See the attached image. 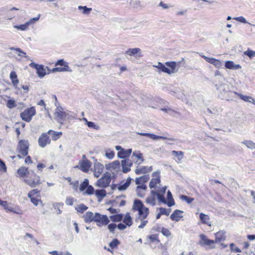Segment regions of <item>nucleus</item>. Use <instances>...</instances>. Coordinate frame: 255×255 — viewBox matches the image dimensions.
<instances>
[{
	"label": "nucleus",
	"instance_id": "obj_14",
	"mask_svg": "<svg viewBox=\"0 0 255 255\" xmlns=\"http://www.w3.org/2000/svg\"><path fill=\"white\" fill-rule=\"evenodd\" d=\"M159 174V171H156L152 173V176L155 177V178L151 179L149 184L150 188H155L156 185L160 182V176Z\"/></svg>",
	"mask_w": 255,
	"mask_h": 255
},
{
	"label": "nucleus",
	"instance_id": "obj_9",
	"mask_svg": "<svg viewBox=\"0 0 255 255\" xmlns=\"http://www.w3.org/2000/svg\"><path fill=\"white\" fill-rule=\"evenodd\" d=\"M29 65L30 67L36 69V73L39 78H42L46 75V70L43 65H39L34 62H31Z\"/></svg>",
	"mask_w": 255,
	"mask_h": 255
},
{
	"label": "nucleus",
	"instance_id": "obj_30",
	"mask_svg": "<svg viewBox=\"0 0 255 255\" xmlns=\"http://www.w3.org/2000/svg\"><path fill=\"white\" fill-rule=\"evenodd\" d=\"M9 78L11 80V82L13 86L15 88H17L19 81L17 79V76L16 72L14 71H11L10 73Z\"/></svg>",
	"mask_w": 255,
	"mask_h": 255
},
{
	"label": "nucleus",
	"instance_id": "obj_3",
	"mask_svg": "<svg viewBox=\"0 0 255 255\" xmlns=\"http://www.w3.org/2000/svg\"><path fill=\"white\" fill-rule=\"evenodd\" d=\"M27 178L24 179V182L30 186L34 188L41 183L39 175H37L33 170H30Z\"/></svg>",
	"mask_w": 255,
	"mask_h": 255
},
{
	"label": "nucleus",
	"instance_id": "obj_31",
	"mask_svg": "<svg viewBox=\"0 0 255 255\" xmlns=\"http://www.w3.org/2000/svg\"><path fill=\"white\" fill-rule=\"evenodd\" d=\"M123 223L128 227H130L132 224V220L130 214L129 213H127L124 218H123Z\"/></svg>",
	"mask_w": 255,
	"mask_h": 255
},
{
	"label": "nucleus",
	"instance_id": "obj_27",
	"mask_svg": "<svg viewBox=\"0 0 255 255\" xmlns=\"http://www.w3.org/2000/svg\"><path fill=\"white\" fill-rule=\"evenodd\" d=\"M225 232L223 231H220L215 234V243L220 242L226 239Z\"/></svg>",
	"mask_w": 255,
	"mask_h": 255
},
{
	"label": "nucleus",
	"instance_id": "obj_23",
	"mask_svg": "<svg viewBox=\"0 0 255 255\" xmlns=\"http://www.w3.org/2000/svg\"><path fill=\"white\" fill-rule=\"evenodd\" d=\"M137 211L139 218L142 219L146 218L149 213V209L145 206Z\"/></svg>",
	"mask_w": 255,
	"mask_h": 255
},
{
	"label": "nucleus",
	"instance_id": "obj_44",
	"mask_svg": "<svg viewBox=\"0 0 255 255\" xmlns=\"http://www.w3.org/2000/svg\"><path fill=\"white\" fill-rule=\"evenodd\" d=\"M172 153L173 155L177 157L179 161L181 160L183 158V152L181 151L173 150Z\"/></svg>",
	"mask_w": 255,
	"mask_h": 255
},
{
	"label": "nucleus",
	"instance_id": "obj_2",
	"mask_svg": "<svg viewBox=\"0 0 255 255\" xmlns=\"http://www.w3.org/2000/svg\"><path fill=\"white\" fill-rule=\"evenodd\" d=\"M217 90L219 92V97L221 99H227L229 95L233 97L234 95L237 94L236 92H232L230 90V88L228 84H222L219 85H216Z\"/></svg>",
	"mask_w": 255,
	"mask_h": 255
},
{
	"label": "nucleus",
	"instance_id": "obj_35",
	"mask_svg": "<svg viewBox=\"0 0 255 255\" xmlns=\"http://www.w3.org/2000/svg\"><path fill=\"white\" fill-rule=\"evenodd\" d=\"M242 143L246 145L249 148L254 149H255V143L250 140H245L242 142Z\"/></svg>",
	"mask_w": 255,
	"mask_h": 255
},
{
	"label": "nucleus",
	"instance_id": "obj_59",
	"mask_svg": "<svg viewBox=\"0 0 255 255\" xmlns=\"http://www.w3.org/2000/svg\"><path fill=\"white\" fill-rule=\"evenodd\" d=\"M6 166L4 162L0 158V171L6 172Z\"/></svg>",
	"mask_w": 255,
	"mask_h": 255
},
{
	"label": "nucleus",
	"instance_id": "obj_40",
	"mask_svg": "<svg viewBox=\"0 0 255 255\" xmlns=\"http://www.w3.org/2000/svg\"><path fill=\"white\" fill-rule=\"evenodd\" d=\"M135 173L137 175L147 173L148 171L147 170V166H143L140 168L136 169L135 170Z\"/></svg>",
	"mask_w": 255,
	"mask_h": 255
},
{
	"label": "nucleus",
	"instance_id": "obj_24",
	"mask_svg": "<svg viewBox=\"0 0 255 255\" xmlns=\"http://www.w3.org/2000/svg\"><path fill=\"white\" fill-rule=\"evenodd\" d=\"M199 218L203 224H206L209 226H211L212 223L211 222L209 221L210 217L208 215L203 213H201L199 214Z\"/></svg>",
	"mask_w": 255,
	"mask_h": 255
},
{
	"label": "nucleus",
	"instance_id": "obj_32",
	"mask_svg": "<svg viewBox=\"0 0 255 255\" xmlns=\"http://www.w3.org/2000/svg\"><path fill=\"white\" fill-rule=\"evenodd\" d=\"M109 218L113 222H121L123 220V214L122 213L116 214L110 216L109 217Z\"/></svg>",
	"mask_w": 255,
	"mask_h": 255
},
{
	"label": "nucleus",
	"instance_id": "obj_47",
	"mask_svg": "<svg viewBox=\"0 0 255 255\" xmlns=\"http://www.w3.org/2000/svg\"><path fill=\"white\" fill-rule=\"evenodd\" d=\"M160 203H162L163 204H166L169 207H171L174 206L175 204L174 199H168L166 200L165 199L164 201H162Z\"/></svg>",
	"mask_w": 255,
	"mask_h": 255
},
{
	"label": "nucleus",
	"instance_id": "obj_37",
	"mask_svg": "<svg viewBox=\"0 0 255 255\" xmlns=\"http://www.w3.org/2000/svg\"><path fill=\"white\" fill-rule=\"evenodd\" d=\"M120 244V241L117 239L115 238L113 239L110 243H109V247L112 249H116L118 247V245Z\"/></svg>",
	"mask_w": 255,
	"mask_h": 255
},
{
	"label": "nucleus",
	"instance_id": "obj_45",
	"mask_svg": "<svg viewBox=\"0 0 255 255\" xmlns=\"http://www.w3.org/2000/svg\"><path fill=\"white\" fill-rule=\"evenodd\" d=\"M10 49L11 50H14L18 52V56L20 57H24L25 58H27V56L26 55V53L22 51L20 48H14V47H10Z\"/></svg>",
	"mask_w": 255,
	"mask_h": 255
},
{
	"label": "nucleus",
	"instance_id": "obj_46",
	"mask_svg": "<svg viewBox=\"0 0 255 255\" xmlns=\"http://www.w3.org/2000/svg\"><path fill=\"white\" fill-rule=\"evenodd\" d=\"M95 193V189L94 187L91 185H89L88 187L85 190V192L84 193V194H87L88 195H93Z\"/></svg>",
	"mask_w": 255,
	"mask_h": 255
},
{
	"label": "nucleus",
	"instance_id": "obj_34",
	"mask_svg": "<svg viewBox=\"0 0 255 255\" xmlns=\"http://www.w3.org/2000/svg\"><path fill=\"white\" fill-rule=\"evenodd\" d=\"M89 185V181L88 179H85L84 181L80 184L79 190L80 191H85Z\"/></svg>",
	"mask_w": 255,
	"mask_h": 255
},
{
	"label": "nucleus",
	"instance_id": "obj_4",
	"mask_svg": "<svg viewBox=\"0 0 255 255\" xmlns=\"http://www.w3.org/2000/svg\"><path fill=\"white\" fill-rule=\"evenodd\" d=\"M55 65L56 66H63V67H55L53 68L52 69H49L50 71L51 72H72V70L70 69L69 66L68 65V63L64 60V59H61L58 60L56 63Z\"/></svg>",
	"mask_w": 255,
	"mask_h": 255
},
{
	"label": "nucleus",
	"instance_id": "obj_56",
	"mask_svg": "<svg viewBox=\"0 0 255 255\" xmlns=\"http://www.w3.org/2000/svg\"><path fill=\"white\" fill-rule=\"evenodd\" d=\"M132 156L136 157L138 159L141 160V162H143L144 161V158H143L142 154L140 152H133L132 153Z\"/></svg>",
	"mask_w": 255,
	"mask_h": 255
},
{
	"label": "nucleus",
	"instance_id": "obj_28",
	"mask_svg": "<svg viewBox=\"0 0 255 255\" xmlns=\"http://www.w3.org/2000/svg\"><path fill=\"white\" fill-rule=\"evenodd\" d=\"M96 196L98 198V201L101 202V200L106 197L107 195L106 191L105 189H98L95 191Z\"/></svg>",
	"mask_w": 255,
	"mask_h": 255
},
{
	"label": "nucleus",
	"instance_id": "obj_12",
	"mask_svg": "<svg viewBox=\"0 0 255 255\" xmlns=\"http://www.w3.org/2000/svg\"><path fill=\"white\" fill-rule=\"evenodd\" d=\"M201 241L199 242V244L201 246H210L211 249H214L215 246L214 244L215 242L214 240L209 239L204 234H201L200 235Z\"/></svg>",
	"mask_w": 255,
	"mask_h": 255
},
{
	"label": "nucleus",
	"instance_id": "obj_25",
	"mask_svg": "<svg viewBox=\"0 0 255 255\" xmlns=\"http://www.w3.org/2000/svg\"><path fill=\"white\" fill-rule=\"evenodd\" d=\"M144 207L142 202L139 200L136 199L134 200L132 209L134 211H138Z\"/></svg>",
	"mask_w": 255,
	"mask_h": 255
},
{
	"label": "nucleus",
	"instance_id": "obj_43",
	"mask_svg": "<svg viewBox=\"0 0 255 255\" xmlns=\"http://www.w3.org/2000/svg\"><path fill=\"white\" fill-rule=\"evenodd\" d=\"M16 106L15 101L14 99H9L6 102V107L9 109H13Z\"/></svg>",
	"mask_w": 255,
	"mask_h": 255
},
{
	"label": "nucleus",
	"instance_id": "obj_60",
	"mask_svg": "<svg viewBox=\"0 0 255 255\" xmlns=\"http://www.w3.org/2000/svg\"><path fill=\"white\" fill-rule=\"evenodd\" d=\"M29 198L30 199L31 202L35 206H37L39 202H42L41 199H37L34 197H31V198Z\"/></svg>",
	"mask_w": 255,
	"mask_h": 255
},
{
	"label": "nucleus",
	"instance_id": "obj_7",
	"mask_svg": "<svg viewBox=\"0 0 255 255\" xmlns=\"http://www.w3.org/2000/svg\"><path fill=\"white\" fill-rule=\"evenodd\" d=\"M29 146V143L27 140L20 139L18 141L17 150L23 156H25L28 153Z\"/></svg>",
	"mask_w": 255,
	"mask_h": 255
},
{
	"label": "nucleus",
	"instance_id": "obj_5",
	"mask_svg": "<svg viewBox=\"0 0 255 255\" xmlns=\"http://www.w3.org/2000/svg\"><path fill=\"white\" fill-rule=\"evenodd\" d=\"M111 181V174L109 172H106L103 176L100 178L96 183V185L98 187L104 188L109 186Z\"/></svg>",
	"mask_w": 255,
	"mask_h": 255
},
{
	"label": "nucleus",
	"instance_id": "obj_57",
	"mask_svg": "<svg viewBox=\"0 0 255 255\" xmlns=\"http://www.w3.org/2000/svg\"><path fill=\"white\" fill-rule=\"evenodd\" d=\"M63 203H55L53 204V207L57 210V214H60L62 213V211L60 209V206H63Z\"/></svg>",
	"mask_w": 255,
	"mask_h": 255
},
{
	"label": "nucleus",
	"instance_id": "obj_22",
	"mask_svg": "<svg viewBox=\"0 0 255 255\" xmlns=\"http://www.w3.org/2000/svg\"><path fill=\"white\" fill-rule=\"evenodd\" d=\"M30 171L28 170V168L24 166L19 168L17 170V173L21 178H24L26 176H28L30 174Z\"/></svg>",
	"mask_w": 255,
	"mask_h": 255
},
{
	"label": "nucleus",
	"instance_id": "obj_1",
	"mask_svg": "<svg viewBox=\"0 0 255 255\" xmlns=\"http://www.w3.org/2000/svg\"><path fill=\"white\" fill-rule=\"evenodd\" d=\"M181 61L176 62L175 61H167L164 64L158 62L157 65H154L161 72H162L168 74H171L177 72L179 69V65Z\"/></svg>",
	"mask_w": 255,
	"mask_h": 255
},
{
	"label": "nucleus",
	"instance_id": "obj_18",
	"mask_svg": "<svg viewBox=\"0 0 255 255\" xmlns=\"http://www.w3.org/2000/svg\"><path fill=\"white\" fill-rule=\"evenodd\" d=\"M132 149L131 148L128 149H122L118 152V157L121 159H126V158L130 155Z\"/></svg>",
	"mask_w": 255,
	"mask_h": 255
},
{
	"label": "nucleus",
	"instance_id": "obj_53",
	"mask_svg": "<svg viewBox=\"0 0 255 255\" xmlns=\"http://www.w3.org/2000/svg\"><path fill=\"white\" fill-rule=\"evenodd\" d=\"M236 95H238V96H239L240 98H241V99H242V100H243L245 102H250V100L251 99H252V97L251 96H245L241 94H238V93H237V94H236Z\"/></svg>",
	"mask_w": 255,
	"mask_h": 255
},
{
	"label": "nucleus",
	"instance_id": "obj_63",
	"mask_svg": "<svg viewBox=\"0 0 255 255\" xmlns=\"http://www.w3.org/2000/svg\"><path fill=\"white\" fill-rule=\"evenodd\" d=\"M40 18V15H38V16L31 18L27 22H28L29 26L31 24L35 23L37 21H38Z\"/></svg>",
	"mask_w": 255,
	"mask_h": 255
},
{
	"label": "nucleus",
	"instance_id": "obj_50",
	"mask_svg": "<svg viewBox=\"0 0 255 255\" xmlns=\"http://www.w3.org/2000/svg\"><path fill=\"white\" fill-rule=\"evenodd\" d=\"M40 192V190H38L37 189H34L29 191L28 193V197L31 198V197H34V196L36 194H38Z\"/></svg>",
	"mask_w": 255,
	"mask_h": 255
},
{
	"label": "nucleus",
	"instance_id": "obj_10",
	"mask_svg": "<svg viewBox=\"0 0 255 255\" xmlns=\"http://www.w3.org/2000/svg\"><path fill=\"white\" fill-rule=\"evenodd\" d=\"M167 189L166 186L162 187L158 191L151 190L150 194L152 196H156L158 202H161L165 199L164 195Z\"/></svg>",
	"mask_w": 255,
	"mask_h": 255
},
{
	"label": "nucleus",
	"instance_id": "obj_29",
	"mask_svg": "<svg viewBox=\"0 0 255 255\" xmlns=\"http://www.w3.org/2000/svg\"><path fill=\"white\" fill-rule=\"evenodd\" d=\"M47 133L51 136L52 140L54 141L57 140L62 135V132L55 131L52 129L49 130Z\"/></svg>",
	"mask_w": 255,
	"mask_h": 255
},
{
	"label": "nucleus",
	"instance_id": "obj_13",
	"mask_svg": "<svg viewBox=\"0 0 255 255\" xmlns=\"http://www.w3.org/2000/svg\"><path fill=\"white\" fill-rule=\"evenodd\" d=\"M80 169L85 173H87L92 165L91 162L88 159L82 160L79 161Z\"/></svg>",
	"mask_w": 255,
	"mask_h": 255
},
{
	"label": "nucleus",
	"instance_id": "obj_61",
	"mask_svg": "<svg viewBox=\"0 0 255 255\" xmlns=\"http://www.w3.org/2000/svg\"><path fill=\"white\" fill-rule=\"evenodd\" d=\"M105 155L107 158L109 159H112L114 157L115 152L113 150L110 151L109 152H106Z\"/></svg>",
	"mask_w": 255,
	"mask_h": 255
},
{
	"label": "nucleus",
	"instance_id": "obj_16",
	"mask_svg": "<svg viewBox=\"0 0 255 255\" xmlns=\"http://www.w3.org/2000/svg\"><path fill=\"white\" fill-rule=\"evenodd\" d=\"M125 53L127 55L133 56L135 57H141L142 56L141 49L139 48H128Z\"/></svg>",
	"mask_w": 255,
	"mask_h": 255
},
{
	"label": "nucleus",
	"instance_id": "obj_39",
	"mask_svg": "<svg viewBox=\"0 0 255 255\" xmlns=\"http://www.w3.org/2000/svg\"><path fill=\"white\" fill-rule=\"evenodd\" d=\"M88 209V207L84 204H79L77 207H75V210L80 213H83L84 211Z\"/></svg>",
	"mask_w": 255,
	"mask_h": 255
},
{
	"label": "nucleus",
	"instance_id": "obj_38",
	"mask_svg": "<svg viewBox=\"0 0 255 255\" xmlns=\"http://www.w3.org/2000/svg\"><path fill=\"white\" fill-rule=\"evenodd\" d=\"M13 27L17 30L24 31L29 27L28 22H26L22 24L15 25Z\"/></svg>",
	"mask_w": 255,
	"mask_h": 255
},
{
	"label": "nucleus",
	"instance_id": "obj_52",
	"mask_svg": "<svg viewBox=\"0 0 255 255\" xmlns=\"http://www.w3.org/2000/svg\"><path fill=\"white\" fill-rule=\"evenodd\" d=\"M154 197L155 196H153L152 197H147L146 199V202L152 206H154L155 205V198Z\"/></svg>",
	"mask_w": 255,
	"mask_h": 255
},
{
	"label": "nucleus",
	"instance_id": "obj_48",
	"mask_svg": "<svg viewBox=\"0 0 255 255\" xmlns=\"http://www.w3.org/2000/svg\"><path fill=\"white\" fill-rule=\"evenodd\" d=\"M244 54L252 59L255 56V51L248 49L247 51L244 52Z\"/></svg>",
	"mask_w": 255,
	"mask_h": 255
},
{
	"label": "nucleus",
	"instance_id": "obj_36",
	"mask_svg": "<svg viewBox=\"0 0 255 255\" xmlns=\"http://www.w3.org/2000/svg\"><path fill=\"white\" fill-rule=\"evenodd\" d=\"M78 8L79 10H82V13L84 14H89L92 10V8L88 7L86 6L79 5Z\"/></svg>",
	"mask_w": 255,
	"mask_h": 255
},
{
	"label": "nucleus",
	"instance_id": "obj_8",
	"mask_svg": "<svg viewBox=\"0 0 255 255\" xmlns=\"http://www.w3.org/2000/svg\"><path fill=\"white\" fill-rule=\"evenodd\" d=\"M97 225L101 227L103 226H107L110 223V220L106 215H101L99 213H95V220Z\"/></svg>",
	"mask_w": 255,
	"mask_h": 255
},
{
	"label": "nucleus",
	"instance_id": "obj_55",
	"mask_svg": "<svg viewBox=\"0 0 255 255\" xmlns=\"http://www.w3.org/2000/svg\"><path fill=\"white\" fill-rule=\"evenodd\" d=\"M234 62L233 61H227L225 63V67L228 69H233Z\"/></svg>",
	"mask_w": 255,
	"mask_h": 255
},
{
	"label": "nucleus",
	"instance_id": "obj_33",
	"mask_svg": "<svg viewBox=\"0 0 255 255\" xmlns=\"http://www.w3.org/2000/svg\"><path fill=\"white\" fill-rule=\"evenodd\" d=\"M128 159H123L121 161L122 167V171L124 173H127L130 171V168L127 167V164H128Z\"/></svg>",
	"mask_w": 255,
	"mask_h": 255
},
{
	"label": "nucleus",
	"instance_id": "obj_51",
	"mask_svg": "<svg viewBox=\"0 0 255 255\" xmlns=\"http://www.w3.org/2000/svg\"><path fill=\"white\" fill-rule=\"evenodd\" d=\"M158 210L160 212V214L162 215L168 216L169 215V213L171 211V209H166L163 207H160L158 208Z\"/></svg>",
	"mask_w": 255,
	"mask_h": 255
},
{
	"label": "nucleus",
	"instance_id": "obj_6",
	"mask_svg": "<svg viewBox=\"0 0 255 255\" xmlns=\"http://www.w3.org/2000/svg\"><path fill=\"white\" fill-rule=\"evenodd\" d=\"M36 114V110L34 107L28 108L23 112L20 113V118L26 122H30L33 117Z\"/></svg>",
	"mask_w": 255,
	"mask_h": 255
},
{
	"label": "nucleus",
	"instance_id": "obj_49",
	"mask_svg": "<svg viewBox=\"0 0 255 255\" xmlns=\"http://www.w3.org/2000/svg\"><path fill=\"white\" fill-rule=\"evenodd\" d=\"M108 225V229L109 230L110 232L112 234H114L115 229L117 228V225L114 223H112L111 224L109 223L108 225Z\"/></svg>",
	"mask_w": 255,
	"mask_h": 255
},
{
	"label": "nucleus",
	"instance_id": "obj_54",
	"mask_svg": "<svg viewBox=\"0 0 255 255\" xmlns=\"http://www.w3.org/2000/svg\"><path fill=\"white\" fill-rule=\"evenodd\" d=\"M161 232L162 235L166 237H168L171 235L170 231L167 228L162 227L161 228Z\"/></svg>",
	"mask_w": 255,
	"mask_h": 255
},
{
	"label": "nucleus",
	"instance_id": "obj_19",
	"mask_svg": "<svg viewBox=\"0 0 255 255\" xmlns=\"http://www.w3.org/2000/svg\"><path fill=\"white\" fill-rule=\"evenodd\" d=\"M183 213V211L182 210L176 209L170 215V218L173 221L178 222L180 219L182 218L183 216L180 214Z\"/></svg>",
	"mask_w": 255,
	"mask_h": 255
},
{
	"label": "nucleus",
	"instance_id": "obj_41",
	"mask_svg": "<svg viewBox=\"0 0 255 255\" xmlns=\"http://www.w3.org/2000/svg\"><path fill=\"white\" fill-rule=\"evenodd\" d=\"M94 168L95 170L102 172L104 168V166L102 164L99 162H97V161L96 160V162L94 163Z\"/></svg>",
	"mask_w": 255,
	"mask_h": 255
},
{
	"label": "nucleus",
	"instance_id": "obj_17",
	"mask_svg": "<svg viewBox=\"0 0 255 255\" xmlns=\"http://www.w3.org/2000/svg\"><path fill=\"white\" fill-rule=\"evenodd\" d=\"M203 58L209 63L213 64L217 68L219 69L222 66L221 61L218 59L214 58L209 57L207 56H204Z\"/></svg>",
	"mask_w": 255,
	"mask_h": 255
},
{
	"label": "nucleus",
	"instance_id": "obj_62",
	"mask_svg": "<svg viewBox=\"0 0 255 255\" xmlns=\"http://www.w3.org/2000/svg\"><path fill=\"white\" fill-rule=\"evenodd\" d=\"M234 19H236L237 21L242 22L243 23H248V21H247L246 19L242 16L235 17L234 18Z\"/></svg>",
	"mask_w": 255,
	"mask_h": 255
},
{
	"label": "nucleus",
	"instance_id": "obj_64",
	"mask_svg": "<svg viewBox=\"0 0 255 255\" xmlns=\"http://www.w3.org/2000/svg\"><path fill=\"white\" fill-rule=\"evenodd\" d=\"M140 179L142 180L143 183L147 182L149 179V175H144L142 176L139 177Z\"/></svg>",
	"mask_w": 255,
	"mask_h": 255
},
{
	"label": "nucleus",
	"instance_id": "obj_26",
	"mask_svg": "<svg viewBox=\"0 0 255 255\" xmlns=\"http://www.w3.org/2000/svg\"><path fill=\"white\" fill-rule=\"evenodd\" d=\"M120 163L119 160H115L113 162L106 165L107 170H116L120 167Z\"/></svg>",
	"mask_w": 255,
	"mask_h": 255
},
{
	"label": "nucleus",
	"instance_id": "obj_15",
	"mask_svg": "<svg viewBox=\"0 0 255 255\" xmlns=\"http://www.w3.org/2000/svg\"><path fill=\"white\" fill-rule=\"evenodd\" d=\"M62 110L63 108L62 107H57L54 113V115L57 118V121L61 123H62V121H63L67 116L66 113Z\"/></svg>",
	"mask_w": 255,
	"mask_h": 255
},
{
	"label": "nucleus",
	"instance_id": "obj_21",
	"mask_svg": "<svg viewBox=\"0 0 255 255\" xmlns=\"http://www.w3.org/2000/svg\"><path fill=\"white\" fill-rule=\"evenodd\" d=\"M132 180L130 177H128L124 183L121 182L118 185V189L120 191L126 190L130 185Z\"/></svg>",
	"mask_w": 255,
	"mask_h": 255
},
{
	"label": "nucleus",
	"instance_id": "obj_20",
	"mask_svg": "<svg viewBox=\"0 0 255 255\" xmlns=\"http://www.w3.org/2000/svg\"><path fill=\"white\" fill-rule=\"evenodd\" d=\"M83 218L84 220L85 223H91L95 222V214L94 215L92 212H87L83 216Z\"/></svg>",
	"mask_w": 255,
	"mask_h": 255
},
{
	"label": "nucleus",
	"instance_id": "obj_58",
	"mask_svg": "<svg viewBox=\"0 0 255 255\" xmlns=\"http://www.w3.org/2000/svg\"><path fill=\"white\" fill-rule=\"evenodd\" d=\"M87 126L89 128H92L93 129H98L99 128V127L97 125H96L94 122H89L87 121Z\"/></svg>",
	"mask_w": 255,
	"mask_h": 255
},
{
	"label": "nucleus",
	"instance_id": "obj_42",
	"mask_svg": "<svg viewBox=\"0 0 255 255\" xmlns=\"http://www.w3.org/2000/svg\"><path fill=\"white\" fill-rule=\"evenodd\" d=\"M179 198L181 200L185 201L188 204H190L194 200V198L188 197L185 195H181L179 196Z\"/></svg>",
	"mask_w": 255,
	"mask_h": 255
},
{
	"label": "nucleus",
	"instance_id": "obj_11",
	"mask_svg": "<svg viewBox=\"0 0 255 255\" xmlns=\"http://www.w3.org/2000/svg\"><path fill=\"white\" fill-rule=\"evenodd\" d=\"M38 142L39 145L42 148H44L47 144H50L51 139L48 135L47 133H42L38 138Z\"/></svg>",
	"mask_w": 255,
	"mask_h": 255
}]
</instances>
